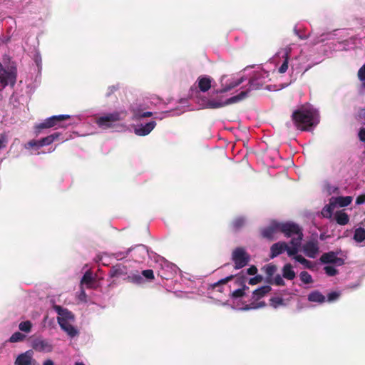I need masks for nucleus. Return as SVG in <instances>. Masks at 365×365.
Segmentation results:
<instances>
[{"label": "nucleus", "instance_id": "obj_1", "mask_svg": "<svg viewBox=\"0 0 365 365\" xmlns=\"http://www.w3.org/2000/svg\"><path fill=\"white\" fill-rule=\"evenodd\" d=\"M292 120L295 127L302 131H309L319 122V114L314 109L302 108L294 110Z\"/></svg>", "mask_w": 365, "mask_h": 365}, {"label": "nucleus", "instance_id": "obj_2", "mask_svg": "<svg viewBox=\"0 0 365 365\" xmlns=\"http://www.w3.org/2000/svg\"><path fill=\"white\" fill-rule=\"evenodd\" d=\"M279 232L284 234L286 237H290L289 244L300 248L303 240V231L302 227L292 222H279Z\"/></svg>", "mask_w": 365, "mask_h": 365}, {"label": "nucleus", "instance_id": "obj_3", "mask_svg": "<svg viewBox=\"0 0 365 365\" xmlns=\"http://www.w3.org/2000/svg\"><path fill=\"white\" fill-rule=\"evenodd\" d=\"M289 244L284 241H280L274 243L270 247L269 257L271 259L275 258L279 255L287 252L289 257H292L297 254L299 249L294 245L289 246Z\"/></svg>", "mask_w": 365, "mask_h": 365}, {"label": "nucleus", "instance_id": "obj_4", "mask_svg": "<svg viewBox=\"0 0 365 365\" xmlns=\"http://www.w3.org/2000/svg\"><path fill=\"white\" fill-rule=\"evenodd\" d=\"M248 91H241L238 95L227 98L225 101H217L215 99L208 100L206 102L205 108L210 109H217L222 108L230 104H233L240 102L245 99L248 94Z\"/></svg>", "mask_w": 365, "mask_h": 365}, {"label": "nucleus", "instance_id": "obj_5", "mask_svg": "<svg viewBox=\"0 0 365 365\" xmlns=\"http://www.w3.org/2000/svg\"><path fill=\"white\" fill-rule=\"evenodd\" d=\"M126 116L125 111H115L98 118L97 124L103 128H111L115 123L123 120Z\"/></svg>", "mask_w": 365, "mask_h": 365}, {"label": "nucleus", "instance_id": "obj_6", "mask_svg": "<svg viewBox=\"0 0 365 365\" xmlns=\"http://www.w3.org/2000/svg\"><path fill=\"white\" fill-rule=\"evenodd\" d=\"M232 260L234 262V267L239 269L245 267L250 261V255L242 247L235 248L232 252Z\"/></svg>", "mask_w": 365, "mask_h": 365}, {"label": "nucleus", "instance_id": "obj_7", "mask_svg": "<svg viewBox=\"0 0 365 365\" xmlns=\"http://www.w3.org/2000/svg\"><path fill=\"white\" fill-rule=\"evenodd\" d=\"M71 118L69 115H53L50 118H46L43 122L36 125V128L41 130L46 128H50L55 126L63 127L61 125V122L68 120Z\"/></svg>", "mask_w": 365, "mask_h": 365}, {"label": "nucleus", "instance_id": "obj_8", "mask_svg": "<svg viewBox=\"0 0 365 365\" xmlns=\"http://www.w3.org/2000/svg\"><path fill=\"white\" fill-rule=\"evenodd\" d=\"M340 252L341 250L324 253L320 257L319 260L322 264H334L336 266L344 265L345 263L344 259L337 257Z\"/></svg>", "mask_w": 365, "mask_h": 365}, {"label": "nucleus", "instance_id": "obj_9", "mask_svg": "<svg viewBox=\"0 0 365 365\" xmlns=\"http://www.w3.org/2000/svg\"><path fill=\"white\" fill-rule=\"evenodd\" d=\"M16 75L12 71H8L4 68L0 63V82L3 88L10 84L14 86L16 83Z\"/></svg>", "mask_w": 365, "mask_h": 365}, {"label": "nucleus", "instance_id": "obj_10", "mask_svg": "<svg viewBox=\"0 0 365 365\" xmlns=\"http://www.w3.org/2000/svg\"><path fill=\"white\" fill-rule=\"evenodd\" d=\"M128 252H131V256L135 262H142L148 255L147 247L143 245H138L129 249Z\"/></svg>", "mask_w": 365, "mask_h": 365}, {"label": "nucleus", "instance_id": "obj_11", "mask_svg": "<svg viewBox=\"0 0 365 365\" xmlns=\"http://www.w3.org/2000/svg\"><path fill=\"white\" fill-rule=\"evenodd\" d=\"M32 348L38 352H51L53 345L46 339L37 338L33 341Z\"/></svg>", "mask_w": 365, "mask_h": 365}, {"label": "nucleus", "instance_id": "obj_12", "mask_svg": "<svg viewBox=\"0 0 365 365\" xmlns=\"http://www.w3.org/2000/svg\"><path fill=\"white\" fill-rule=\"evenodd\" d=\"M15 365H38L36 361L33 359L32 351H27L19 354L15 360Z\"/></svg>", "mask_w": 365, "mask_h": 365}, {"label": "nucleus", "instance_id": "obj_13", "mask_svg": "<svg viewBox=\"0 0 365 365\" xmlns=\"http://www.w3.org/2000/svg\"><path fill=\"white\" fill-rule=\"evenodd\" d=\"M277 232H279V222H272L269 226L261 230L262 237L270 240L274 239V235Z\"/></svg>", "mask_w": 365, "mask_h": 365}, {"label": "nucleus", "instance_id": "obj_14", "mask_svg": "<svg viewBox=\"0 0 365 365\" xmlns=\"http://www.w3.org/2000/svg\"><path fill=\"white\" fill-rule=\"evenodd\" d=\"M304 254L309 258H315L319 251V243L317 240H311L307 242L303 246Z\"/></svg>", "mask_w": 365, "mask_h": 365}, {"label": "nucleus", "instance_id": "obj_15", "mask_svg": "<svg viewBox=\"0 0 365 365\" xmlns=\"http://www.w3.org/2000/svg\"><path fill=\"white\" fill-rule=\"evenodd\" d=\"M53 309L58 314V317L57 318L58 323H59V322H61V320L66 322L74 320V315L68 309L63 308L60 305H54Z\"/></svg>", "mask_w": 365, "mask_h": 365}, {"label": "nucleus", "instance_id": "obj_16", "mask_svg": "<svg viewBox=\"0 0 365 365\" xmlns=\"http://www.w3.org/2000/svg\"><path fill=\"white\" fill-rule=\"evenodd\" d=\"M109 275L113 278H126L128 276L127 267L122 264H117L110 268Z\"/></svg>", "mask_w": 365, "mask_h": 365}, {"label": "nucleus", "instance_id": "obj_17", "mask_svg": "<svg viewBox=\"0 0 365 365\" xmlns=\"http://www.w3.org/2000/svg\"><path fill=\"white\" fill-rule=\"evenodd\" d=\"M158 276L163 279H169L173 278L174 276V269L173 265L165 262L161 267L158 270Z\"/></svg>", "mask_w": 365, "mask_h": 365}, {"label": "nucleus", "instance_id": "obj_18", "mask_svg": "<svg viewBox=\"0 0 365 365\" xmlns=\"http://www.w3.org/2000/svg\"><path fill=\"white\" fill-rule=\"evenodd\" d=\"M155 120H151L145 125H140L135 128V133L139 136H145L148 135L155 127Z\"/></svg>", "mask_w": 365, "mask_h": 365}, {"label": "nucleus", "instance_id": "obj_19", "mask_svg": "<svg viewBox=\"0 0 365 365\" xmlns=\"http://www.w3.org/2000/svg\"><path fill=\"white\" fill-rule=\"evenodd\" d=\"M224 78H225V76L222 77V78H221V83H222V88L219 89V90H217L216 91V93H223L228 92L229 91H230L232 88L238 86L239 85H240L243 82V79L242 78H240V79H237L236 81L230 82L227 85H224V83H223Z\"/></svg>", "mask_w": 365, "mask_h": 365}, {"label": "nucleus", "instance_id": "obj_20", "mask_svg": "<svg viewBox=\"0 0 365 365\" xmlns=\"http://www.w3.org/2000/svg\"><path fill=\"white\" fill-rule=\"evenodd\" d=\"M58 324L70 336L74 337L78 334L77 329L70 323V321L66 322L61 320V322H59Z\"/></svg>", "mask_w": 365, "mask_h": 365}, {"label": "nucleus", "instance_id": "obj_21", "mask_svg": "<svg viewBox=\"0 0 365 365\" xmlns=\"http://www.w3.org/2000/svg\"><path fill=\"white\" fill-rule=\"evenodd\" d=\"M272 290V288L269 285L262 286L257 289H255L252 293V299L255 301H258L261 298L264 297L267 294H268Z\"/></svg>", "mask_w": 365, "mask_h": 365}, {"label": "nucleus", "instance_id": "obj_22", "mask_svg": "<svg viewBox=\"0 0 365 365\" xmlns=\"http://www.w3.org/2000/svg\"><path fill=\"white\" fill-rule=\"evenodd\" d=\"M263 269L267 275L266 282L272 284L273 276L277 270V267L273 264H268L263 267Z\"/></svg>", "mask_w": 365, "mask_h": 365}, {"label": "nucleus", "instance_id": "obj_23", "mask_svg": "<svg viewBox=\"0 0 365 365\" xmlns=\"http://www.w3.org/2000/svg\"><path fill=\"white\" fill-rule=\"evenodd\" d=\"M331 199L333 202H334L335 206L338 205L339 207H344L351 204L353 197L351 196H339L336 197H331Z\"/></svg>", "mask_w": 365, "mask_h": 365}, {"label": "nucleus", "instance_id": "obj_24", "mask_svg": "<svg viewBox=\"0 0 365 365\" xmlns=\"http://www.w3.org/2000/svg\"><path fill=\"white\" fill-rule=\"evenodd\" d=\"M282 272V277L287 280H293L296 277V273L293 270V267L289 263H287L284 265Z\"/></svg>", "mask_w": 365, "mask_h": 365}, {"label": "nucleus", "instance_id": "obj_25", "mask_svg": "<svg viewBox=\"0 0 365 365\" xmlns=\"http://www.w3.org/2000/svg\"><path fill=\"white\" fill-rule=\"evenodd\" d=\"M198 88L200 91L206 92L211 88L212 80L210 77H200L198 78Z\"/></svg>", "mask_w": 365, "mask_h": 365}, {"label": "nucleus", "instance_id": "obj_26", "mask_svg": "<svg viewBox=\"0 0 365 365\" xmlns=\"http://www.w3.org/2000/svg\"><path fill=\"white\" fill-rule=\"evenodd\" d=\"M94 282V278L93 277V274L91 271H86L83 274V277L81 280V287H83V284L86 286L88 289L93 288V283Z\"/></svg>", "mask_w": 365, "mask_h": 365}, {"label": "nucleus", "instance_id": "obj_27", "mask_svg": "<svg viewBox=\"0 0 365 365\" xmlns=\"http://www.w3.org/2000/svg\"><path fill=\"white\" fill-rule=\"evenodd\" d=\"M337 224L340 225H346L349 223V217L344 210H339L336 212L334 215Z\"/></svg>", "mask_w": 365, "mask_h": 365}, {"label": "nucleus", "instance_id": "obj_28", "mask_svg": "<svg viewBox=\"0 0 365 365\" xmlns=\"http://www.w3.org/2000/svg\"><path fill=\"white\" fill-rule=\"evenodd\" d=\"M325 297L319 291H313L308 295V300L312 302L323 303L325 302Z\"/></svg>", "mask_w": 365, "mask_h": 365}, {"label": "nucleus", "instance_id": "obj_29", "mask_svg": "<svg viewBox=\"0 0 365 365\" xmlns=\"http://www.w3.org/2000/svg\"><path fill=\"white\" fill-rule=\"evenodd\" d=\"M235 277L234 279H235V284L240 287V288H247V289H249V287L246 285V282H247V277L245 276V274H244V272H241L240 273H239L238 274H236V275H234Z\"/></svg>", "mask_w": 365, "mask_h": 365}, {"label": "nucleus", "instance_id": "obj_30", "mask_svg": "<svg viewBox=\"0 0 365 365\" xmlns=\"http://www.w3.org/2000/svg\"><path fill=\"white\" fill-rule=\"evenodd\" d=\"M335 207L334 202H333L332 200L330 199L329 203L325 205L322 209V215L323 217L326 218H331Z\"/></svg>", "mask_w": 365, "mask_h": 365}, {"label": "nucleus", "instance_id": "obj_31", "mask_svg": "<svg viewBox=\"0 0 365 365\" xmlns=\"http://www.w3.org/2000/svg\"><path fill=\"white\" fill-rule=\"evenodd\" d=\"M129 282H132L137 284H141L144 282V279L138 272L128 274L126 278H123Z\"/></svg>", "mask_w": 365, "mask_h": 365}, {"label": "nucleus", "instance_id": "obj_32", "mask_svg": "<svg viewBox=\"0 0 365 365\" xmlns=\"http://www.w3.org/2000/svg\"><path fill=\"white\" fill-rule=\"evenodd\" d=\"M354 239L357 242H362L365 240V230L359 227L355 230Z\"/></svg>", "mask_w": 365, "mask_h": 365}, {"label": "nucleus", "instance_id": "obj_33", "mask_svg": "<svg viewBox=\"0 0 365 365\" xmlns=\"http://www.w3.org/2000/svg\"><path fill=\"white\" fill-rule=\"evenodd\" d=\"M284 61L282 64L279 67L278 71L279 73H284L288 69L289 59V51H286L284 55L283 56Z\"/></svg>", "mask_w": 365, "mask_h": 365}, {"label": "nucleus", "instance_id": "obj_34", "mask_svg": "<svg viewBox=\"0 0 365 365\" xmlns=\"http://www.w3.org/2000/svg\"><path fill=\"white\" fill-rule=\"evenodd\" d=\"M301 281L304 284H311L313 282L312 277L307 271H302L299 274Z\"/></svg>", "mask_w": 365, "mask_h": 365}, {"label": "nucleus", "instance_id": "obj_35", "mask_svg": "<svg viewBox=\"0 0 365 365\" xmlns=\"http://www.w3.org/2000/svg\"><path fill=\"white\" fill-rule=\"evenodd\" d=\"M19 328L21 331L29 333L31 330L32 323L29 320L21 322L19 325Z\"/></svg>", "mask_w": 365, "mask_h": 365}, {"label": "nucleus", "instance_id": "obj_36", "mask_svg": "<svg viewBox=\"0 0 365 365\" xmlns=\"http://www.w3.org/2000/svg\"><path fill=\"white\" fill-rule=\"evenodd\" d=\"M247 288H238L233 292H231L230 296L233 299H237L242 297L245 294V290H247Z\"/></svg>", "mask_w": 365, "mask_h": 365}, {"label": "nucleus", "instance_id": "obj_37", "mask_svg": "<svg viewBox=\"0 0 365 365\" xmlns=\"http://www.w3.org/2000/svg\"><path fill=\"white\" fill-rule=\"evenodd\" d=\"M245 222L243 217H237L232 221V225L235 230H238L244 226Z\"/></svg>", "mask_w": 365, "mask_h": 365}, {"label": "nucleus", "instance_id": "obj_38", "mask_svg": "<svg viewBox=\"0 0 365 365\" xmlns=\"http://www.w3.org/2000/svg\"><path fill=\"white\" fill-rule=\"evenodd\" d=\"M24 338H25V336L23 334H21V332L16 331L11 336V337L9 339V341L12 342V343L21 341L24 339Z\"/></svg>", "mask_w": 365, "mask_h": 365}, {"label": "nucleus", "instance_id": "obj_39", "mask_svg": "<svg viewBox=\"0 0 365 365\" xmlns=\"http://www.w3.org/2000/svg\"><path fill=\"white\" fill-rule=\"evenodd\" d=\"M324 269L325 273L329 277L336 276L339 273L338 270L333 266H325Z\"/></svg>", "mask_w": 365, "mask_h": 365}, {"label": "nucleus", "instance_id": "obj_40", "mask_svg": "<svg viewBox=\"0 0 365 365\" xmlns=\"http://www.w3.org/2000/svg\"><path fill=\"white\" fill-rule=\"evenodd\" d=\"M270 304L274 307H277L279 305L283 304V299L282 297H272L269 299Z\"/></svg>", "mask_w": 365, "mask_h": 365}, {"label": "nucleus", "instance_id": "obj_41", "mask_svg": "<svg viewBox=\"0 0 365 365\" xmlns=\"http://www.w3.org/2000/svg\"><path fill=\"white\" fill-rule=\"evenodd\" d=\"M142 275L149 280L154 279V273L152 269H145L142 272Z\"/></svg>", "mask_w": 365, "mask_h": 365}, {"label": "nucleus", "instance_id": "obj_42", "mask_svg": "<svg viewBox=\"0 0 365 365\" xmlns=\"http://www.w3.org/2000/svg\"><path fill=\"white\" fill-rule=\"evenodd\" d=\"M8 143L7 136L5 133L0 134V150L6 148Z\"/></svg>", "mask_w": 365, "mask_h": 365}, {"label": "nucleus", "instance_id": "obj_43", "mask_svg": "<svg viewBox=\"0 0 365 365\" xmlns=\"http://www.w3.org/2000/svg\"><path fill=\"white\" fill-rule=\"evenodd\" d=\"M263 280V277L261 275H256L255 277L250 278L248 283L250 285H255Z\"/></svg>", "mask_w": 365, "mask_h": 365}, {"label": "nucleus", "instance_id": "obj_44", "mask_svg": "<svg viewBox=\"0 0 365 365\" xmlns=\"http://www.w3.org/2000/svg\"><path fill=\"white\" fill-rule=\"evenodd\" d=\"M234 277H235V276L233 274H231L224 279L219 280L217 283L215 284L214 286L216 287V286L221 285V284H225L228 282L234 279Z\"/></svg>", "mask_w": 365, "mask_h": 365}, {"label": "nucleus", "instance_id": "obj_45", "mask_svg": "<svg viewBox=\"0 0 365 365\" xmlns=\"http://www.w3.org/2000/svg\"><path fill=\"white\" fill-rule=\"evenodd\" d=\"M52 143V139L49 136H46L39 140L40 146L48 145Z\"/></svg>", "mask_w": 365, "mask_h": 365}, {"label": "nucleus", "instance_id": "obj_46", "mask_svg": "<svg viewBox=\"0 0 365 365\" xmlns=\"http://www.w3.org/2000/svg\"><path fill=\"white\" fill-rule=\"evenodd\" d=\"M272 284H274L277 286H284L285 284L284 281L279 274L276 275L275 277L273 278Z\"/></svg>", "mask_w": 365, "mask_h": 365}, {"label": "nucleus", "instance_id": "obj_47", "mask_svg": "<svg viewBox=\"0 0 365 365\" xmlns=\"http://www.w3.org/2000/svg\"><path fill=\"white\" fill-rule=\"evenodd\" d=\"M340 296V293L338 292H332L329 293L327 296L328 302H333L336 300Z\"/></svg>", "mask_w": 365, "mask_h": 365}, {"label": "nucleus", "instance_id": "obj_48", "mask_svg": "<svg viewBox=\"0 0 365 365\" xmlns=\"http://www.w3.org/2000/svg\"><path fill=\"white\" fill-rule=\"evenodd\" d=\"M33 147L40 148L41 146L39 145V140H31L29 141L27 143V144L25 145V148L26 149H29V148H33Z\"/></svg>", "mask_w": 365, "mask_h": 365}, {"label": "nucleus", "instance_id": "obj_49", "mask_svg": "<svg viewBox=\"0 0 365 365\" xmlns=\"http://www.w3.org/2000/svg\"><path fill=\"white\" fill-rule=\"evenodd\" d=\"M358 78L361 81H365V64L358 71Z\"/></svg>", "mask_w": 365, "mask_h": 365}, {"label": "nucleus", "instance_id": "obj_50", "mask_svg": "<svg viewBox=\"0 0 365 365\" xmlns=\"http://www.w3.org/2000/svg\"><path fill=\"white\" fill-rule=\"evenodd\" d=\"M135 116L139 119L143 118H148V117L153 116V113L150 112V111L143 112L142 113H135Z\"/></svg>", "mask_w": 365, "mask_h": 365}, {"label": "nucleus", "instance_id": "obj_51", "mask_svg": "<svg viewBox=\"0 0 365 365\" xmlns=\"http://www.w3.org/2000/svg\"><path fill=\"white\" fill-rule=\"evenodd\" d=\"M118 89V87L117 86H111L108 88L107 93L106 96L107 97L110 96L113 93H114Z\"/></svg>", "mask_w": 365, "mask_h": 365}, {"label": "nucleus", "instance_id": "obj_52", "mask_svg": "<svg viewBox=\"0 0 365 365\" xmlns=\"http://www.w3.org/2000/svg\"><path fill=\"white\" fill-rule=\"evenodd\" d=\"M246 273L249 275H255L257 273V268L255 265H252L250 267L247 269Z\"/></svg>", "mask_w": 365, "mask_h": 365}, {"label": "nucleus", "instance_id": "obj_53", "mask_svg": "<svg viewBox=\"0 0 365 365\" xmlns=\"http://www.w3.org/2000/svg\"><path fill=\"white\" fill-rule=\"evenodd\" d=\"M365 202V194L360 195L356 197V203L357 205H361Z\"/></svg>", "mask_w": 365, "mask_h": 365}, {"label": "nucleus", "instance_id": "obj_54", "mask_svg": "<svg viewBox=\"0 0 365 365\" xmlns=\"http://www.w3.org/2000/svg\"><path fill=\"white\" fill-rule=\"evenodd\" d=\"M359 138L361 141L365 143V128H361L359 130Z\"/></svg>", "mask_w": 365, "mask_h": 365}, {"label": "nucleus", "instance_id": "obj_55", "mask_svg": "<svg viewBox=\"0 0 365 365\" xmlns=\"http://www.w3.org/2000/svg\"><path fill=\"white\" fill-rule=\"evenodd\" d=\"M293 258L300 264L304 263V260L306 259L303 256L300 255L295 254V255L292 256Z\"/></svg>", "mask_w": 365, "mask_h": 365}, {"label": "nucleus", "instance_id": "obj_56", "mask_svg": "<svg viewBox=\"0 0 365 365\" xmlns=\"http://www.w3.org/2000/svg\"><path fill=\"white\" fill-rule=\"evenodd\" d=\"M307 269H313V264L312 262L307 260V259L304 260V263H302Z\"/></svg>", "mask_w": 365, "mask_h": 365}, {"label": "nucleus", "instance_id": "obj_57", "mask_svg": "<svg viewBox=\"0 0 365 365\" xmlns=\"http://www.w3.org/2000/svg\"><path fill=\"white\" fill-rule=\"evenodd\" d=\"M86 297L87 296H86V292H85L83 287H81V293L79 295L80 299L86 301Z\"/></svg>", "mask_w": 365, "mask_h": 365}, {"label": "nucleus", "instance_id": "obj_58", "mask_svg": "<svg viewBox=\"0 0 365 365\" xmlns=\"http://www.w3.org/2000/svg\"><path fill=\"white\" fill-rule=\"evenodd\" d=\"M60 135H61L60 133L56 132V133H54L48 136H49V138H51L52 139V143H53V141H55L56 140H57L58 138Z\"/></svg>", "mask_w": 365, "mask_h": 365}, {"label": "nucleus", "instance_id": "obj_59", "mask_svg": "<svg viewBox=\"0 0 365 365\" xmlns=\"http://www.w3.org/2000/svg\"><path fill=\"white\" fill-rule=\"evenodd\" d=\"M43 365H54L53 361L51 359H47L43 362Z\"/></svg>", "mask_w": 365, "mask_h": 365}, {"label": "nucleus", "instance_id": "obj_60", "mask_svg": "<svg viewBox=\"0 0 365 365\" xmlns=\"http://www.w3.org/2000/svg\"><path fill=\"white\" fill-rule=\"evenodd\" d=\"M265 306V303L264 302H259L257 306H253V307H251L250 308H257V307H264Z\"/></svg>", "mask_w": 365, "mask_h": 365}, {"label": "nucleus", "instance_id": "obj_61", "mask_svg": "<svg viewBox=\"0 0 365 365\" xmlns=\"http://www.w3.org/2000/svg\"><path fill=\"white\" fill-rule=\"evenodd\" d=\"M75 365H85L83 362H76Z\"/></svg>", "mask_w": 365, "mask_h": 365}]
</instances>
